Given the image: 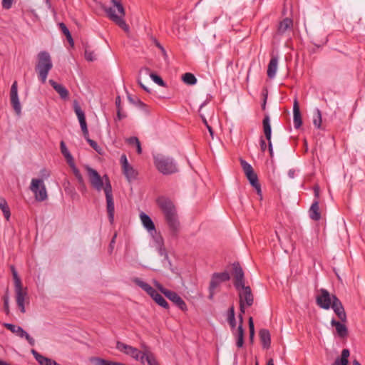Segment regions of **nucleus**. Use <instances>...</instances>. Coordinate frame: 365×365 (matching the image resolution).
<instances>
[{"mask_svg":"<svg viewBox=\"0 0 365 365\" xmlns=\"http://www.w3.org/2000/svg\"><path fill=\"white\" fill-rule=\"evenodd\" d=\"M157 202L165 215L172 235L176 237L180 230V222L175 205L169 199L164 197H158Z\"/></svg>","mask_w":365,"mask_h":365,"instance_id":"obj_1","label":"nucleus"},{"mask_svg":"<svg viewBox=\"0 0 365 365\" xmlns=\"http://www.w3.org/2000/svg\"><path fill=\"white\" fill-rule=\"evenodd\" d=\"M153 164L157 170L164 175H170L178 173L176 160L171 156L162 153L153 155Z\"/></svg>","mask_w":365,"mask_h":365,"instance_id":"obj_2","label":"nucleus"},{"mask_svg":"<svg viewBox=\"0 0 365 365\" xmlns=\"http://www.w3.org/2000/svg\"><path fill=\"white\" fill-rule=\"evenodd\" d=\"M111 6L104 7V11L108 17L122 29L128 31L129 30V26L124 20L125 12L122 1L111 0Z\"/></svg>","mask_w":365,"mask_h":365,"instance_id":"obj_3","label":"nucleus"},{"mask_svg":"<svg viewBox=\"0 0 365 365\" xmlns=\"http://www.w3.org/2000/svg\"><path fill=\"white\" fill-rule=\"evenodd\" d=\"M53 68L51 57L48 52L41 51L37 54V61L36 64V71L38 73V80L41 83H45L48 73Z\"/></svg>","mask_w":365,"mask_h":365,"instance_id":"obj_4","label":"nucleus"},{"mask_svg":"<svg viewBox=\"0 0 365 365\" xmlns=\"http://www.w3.org/2000/svg\"><path fill=\"white\" fill-rule=\"evenodd\" d=\"M74 110H75V113H76V114L78 117V119L79 120L80 126H81V130L83 132L84 138L86 139V140L88 142V143L90 145V146L93 149H94L98 153H100L101 148L98 146V143L95 140H93L89 138V133H88V127H87V123H86L84 112L82 110V109L78 105H76L74 106Z\"/></svg>","mask_w":365,"mask_h":365,"instance_id":"obj_5","label":"nucleus"},{"mask_svg":"<svg viewBox=\"0 0 365 365\" xmlns=\"http://www.w3.org/2000/svg\"><path fill=\"white\" fill-rule=\"evenodd\" d=\"M230 279V275L228 272L225 271L222 272H214L211 276L210 285L208 287L210 299H212L216 289L220 287L222 282H227Z\"/></svg>","mask_w":365,"mask_h":365,"instance_id":"obj_6","label":"nucleus"},{"mask_svg":"<svg viewBox=\"0 0 365 365\" xmlns=\"http://www.w3.org/2000/svg\"><path fill=\"white\" fill-rule=\"evenodd\" d=\"M105 179L106 182L104 187V192L106 195V210L108 212V220L110 224H113L115 206L113 197V190L109 178L108 176H105Z\"/></svg>","mask_w":365,"mask_h":365,"instance_id":"obj_7","label":"nucleus"},{"mask_svg":"<svg viewBox=\"0 0 365 365\" xmlns=\"http://www.w3.org/2000/svg\"><path fill=\"white\" fill-rule=\"evenodd\" d=\"M29 188L34 193L36 201L43 202L48 198L46 187L43 179L33 178Z\"/></svg>","mask_w":365,"mask_h":365,"instance_id":"obj_8","label":"nucleus"},{"mask_svg":"<svg viewBox=\"0 0 365 365\" xmlns=\"http://www.w3.org/2000/svg\"><path fill=\"white\" fill-rule=\"evenodd\" d=\"M241 167L245 172L246 177L251 185L257 190L258 194L261 193V186L258 181L257 174L255 173L252 165L244 159L240 160Z\"/></svg>","mask_w":365,"mask_h":365,"instance_id":"obj_9","label":"nucleus"},{"mask_svg":"<svg viewBox=\"0 0 365 365\" xmlns=\"http://www.w3.org/2000/svg\"><path fill=\"white\" fill-rule=\"evenodd\" d=\"M240 309L241 313H245V306L251 307L254 302V296L250 286L243 285L239 289Z\"/></svg>","mask_w":365,"mask_h":365,"instance_id":"obj_10","label":"nucleus"},{"mask_svg":"<svg viewBox=\"0 0 365 365\" xmlns=\"http://www.w3.org/2000/svg\"><path fill=\"white\" fill-rule=\"evenodd\" d=\"M86 169L88 173V175L89 178V181L91 182V186L98 192L104 190L106 179L105 176L106 175L101 177L100 174L93 168H91L88 165L86 166Z\"/></svg>","mask_w":365,"mask_h":365,"instance_id":"obj_11","label":"nucleus"},{"mask_svg":"<svg viewBox=\"0 0 365 365\" xmlns=\"http://www.w3.org/2000/svg\"><path fill=\"white\" fill-rule=\"evenodd\" d=\"M116 349L136 360L140 361L141 358L143 356V351H140L135 347L127 345L120 341L117 342Z\"/></svg>","mask_w":365,"mask_h":365,"instance_id":"obj_12","label":"nucleus"},{"mask_svg":"<svg viewBox=\"0 0 365 365\" xmlns=\"http://www.w3.org/2000/svg\"><path fill=\"white\" fill-rule=\"evenodd\" d=\"M333 296L327 289H321L320 294L316 297L317 304L324 309H329L333 303Z\"/></svg>","mask_w":365,"mask_h":365,"instance_id":"obj_13","label":"nucleus"},{"mask_svg":"<svg viewBox=\"0 0 365 365\" xmlns=\"http://www.w3.org/2000/svg\"><path fill=\"white\" fill-rule=\"evenodd\" d=\"M16 294V302L21 313H25V302L28 299L27 288H24L23 285L14 287Z\"/></svg>","mask_w":365,"mask_h":365,"instance_id":"obj_14","label":"nucleus"},{"mask_svg":"<svg viewBox=\"0 0 365 365\" xmlns=\"http://www.w3.org/2000/svg\"><path fill=\"white\" fill-rule=\"evenodd\" d=\"M4 326L11 331L12 333L16 334L17 336H19L21 338H25L29 344L31 346H34L35 344V340L33 337H31L26 331H24L21 327L9 324V323H5Z\"/></svg>","mask_w":365,"mask_h":365,"instance_id":"obj_15","label":"nucleus"},{"mask_svg":"<svg viewBox=\"0 0 365 365\" xmlns=\"http://www.w3.org/2000/svg\"><path fill=\"white\" fill-rule=\"evenodd\" d=\"M10 101L17 115H20L21 113V106L19 99L18 84L16 81H14L11 85L10 91Z\"/></svg>","mask_w":365,"mask_h":365,"instance_id":"obj_16","label":"nucleus"},{"mask_svg":"<svg viewBox=\"0 0 365 365\" xmlns=\"http://www.w3.org/2000/svg\"><path fill=\"white\" fill-rule=\"evenodd\" d=\"M233 276L235 278L234 285L236 289H239L240 287L245 285V274L239 262L232 264Z\"/></svg>","mask_w":365,"mask_h":365,"instance_id":"obj_17","label":"nucleus"},{"mask_svg":"<svg viewBox=\"0 0 365 365\" xmlns=\"http://www.w3.org/2000/svg\"><path fill=\"white\" fill-rule=\"evenodd\" d=\"M331 308L333 309V311L341 320V322H346V314L345 312L344 306L336 295L333 296V303Z\"/></svg>","mask_w":365,"mask_h":365,"instance_id":"obj_18","label":"nucleus"},{"mask_svg":"<svg viewBox=\"0 0 365 365\" xmlns=\"http://www.w3.org/2000/svg\"><path fill=\"white\" fill-rule=\"evenodd\" d=\"M164 295L170 301H172L181 310L185 311L187 309L185 301L176 292L168 290L164 292Z\"/></svg>","mask_w":365,"mask_h":365,"instance_id":"obj_19","label":"nucleus"},{"mask_svg":"<svg viewBox=\"0 0 365 365\" xmlns=\"http://www.w3.org/2000/svg\"><path fill=\"white\" fill-rule=\"evenodd\" d=\"M314 195L316 197V200H314L309 210V217L314 220L319 221L321 218V213L319 212V192L317 189L314 190Z\"/></svg>","mask_w":365,"mask_h":365,"instance_id":"obj_20","label":"nucleus"},{"mask_svg":"<svg viewBox=\"0 0 365 365\" xmlns=\"http://www.w3.org/2000/svg\"><path fill=\"white\" fill-rule=\"evenodd\" d=\"M242 316L240 315V324L237 329L232 330L233 335L236 339V346L241 348L244 344V329L242 327Z\"/></svg>","mask_w":365,"mask_h":365,"instance_id":"obj_21","label":"nucleus"},{"mask_svg":"<svg viewBox=\"0 0 365 365\" xmlns=\"http://www.w3.org/2000/svg\"><path fill=\"white\" fill-rule=\"evenodd\" d=\"M293 123L295 129H299L302 125V118L299 109V101L294 98L293 103Z\"/></svg>","mask_w":365,"mask_h":365,"instance_id":"obj_22","label":"nucleus"},{"mask_svg":"<svg viewBox=\"0 0 365 365\" xmlns=\"http://www.w3.org/2000/svg\"><path fill=\"white\" fill-rule=\"evenodd\" d=\"M134 283L143 289L152 299L155 297V294H158V291L152 287L147 282H143L139 278H135L133 279Z\"/></svg>","mask_w":365,"mask_h":365,"instance_id":"obj_23","label":"nucleus"},{"mask_svg":"<svg viewBox=\"0 0 365 365\" xmlns=\"http://www.w3.org/2000/svg\"><path fill=\"white\" fill-rule=\"evenodd\" d=\"M140 217L143 225L150 234L156 232L155 225L152 219L148 215H146L144 212H141L140 215Z\"/></svg>","mask_w":365,"mask_h":365,"instance_id":"obj_24","label":"nucleus"},{"mask_svg":"<svg viewBox=\"0 0 365 365\" xmlns=\"http://www.w3.org/2000/svg\"><path fill=\"white\" fill-rule=\"evenodd\" d=\"M344 323L338 322L335 319H332L331 321V325L335 327L337 335L341 338L346 336L348 334L347 327Z\"/></svg>","mask_w":365,"mask_h":365,"instance_id":"obj_25","label":"nucleus"},{"mask_svg":"<svg viewBox=\"0 0 365 365\" xmlns=\"http://www.w3.org/2000/svg\"><path fill=\"white\" fill-rule=\"evenodd\" d=\"M278 66V58L277 56H272L267 66V76L269 78H274L276 76Z\"/></svg>","mask_w":365,"mask_h":365,"instance_id":"obj_26","label":"nucleus"},{"mask_svg":"<svg viewBox=\"0 0 365 365\" xmlns=\"http://www.w3.org/2000/svg\"><path fill=\"white\" fill-rule=\"evenodd\" d=\"M50 85L59 94L61 98L66 99L68 97V91L63 85L56 83L55 81L49 80Z\"/></svg>","mask_w":365,"mask_h":365,"instance_id":"obj_27","label":"nucleus"},{"mask_svg":"<svg viewBox=\"0 0 365 365\" xmlns=\"http://www.w3.org/2000/svg\"><path fill=\"white\" fill-rule=\"evenodd\" d=\"M293 26V21L289 18H285L282 21H280L277 33L279 35L284 34L288 30H291Z\"/></svg>","mask_w":365,"mask_h":365,"instance_id":"obj_28","label":"nucleus"},{"mask_svg":"<svg viewBox=\"0 0 365 365\" xmlns=\"http://www.w3.org/2000/svg\"><path fill=\"white\" fill-rule=\"evenodd\" d=\"M263 349H269L271 344L270 333L267 329H263L259 333Z\"/></svg>","mask_w":365,"mask_h":365,"instance_id":"obj_29","label":"nucleus"},{"mask_svg":"<svg viewBox=\"0 0 365 365\" xmlns=\"http://www.w3.org/2000/svg\"><path fill=\"white\" fill-rule=\"evenodd\" d=\"M140 361L143 364L146 361L149 365H159L154 354L147 348L143 350V356Z\"/></svg>","mask_w":365,"mask_h":365,"instance_id":"obj_30","label":"nucleus"},{"mask_svg":"<svg viewBox=\"0 0 365 365\" xmlns=\"http://www.w3.org/2000/svg\"><path fill=\"white\" fill-rule=\"evenodd\" d=\"M123 173L128 182H132L137 179L138 172L130 165L122 169Z\"/></svg>","mask_w":365,"mask_h":365,"instance_id":"obj_31","label":"nucleus"},{"mask_svg":"<svg viewBox=\"0 0 365 365\" xmlns=\"http://www.w3.org/2000/svg\"><path fill=\"white\" fill-rule=\"evenodd\" d=\"M262 125H263V131L265 135V138L267 140H269L271 139L272 136V128L270 125V118L269 115H265L263 120H262Z\"/></svg>","mask_w":365,"mask_h":365,"instance_id":"obj_32","label":"nucleus"},{"mask_svg":"<svg viewBox=\"0 0 365 365\" xmlns=\"http://www.w3.org/2000/svg\"><path fill=\"white\" fill-rule=\"evenodd\" d=\"M0 209L1 210L4 217L7 221L9 220L11 217L10 208L8 205V203L6 199L3 197L0 196Z\"/></svg>","mask_w":365,"mask_h":365,"instance_id":"obj_33","label":"nucleus"},{"mask_svg":"<svg viewBox=\"0 0 365 365\" xmlns=\"http://www.w3.org/2000/svg\"><path fill=\"white\" fill-rule=\"evenodd\" d=\"M322 112L319 108H316L314 110L313 124L317 128L319 129L322 125Z\"/></svg>","mask_w":365,"mask_h":365,"instance_id":"obj_34","label":"nucleus"},{"mask_svg":"<svg viewBox=\"0 0 365 365\" xmlns=\"http://www.w3.org/2000/svg\"><path fill=\"white\" fill-rule=\"evenodd\" d=\"M182 81L187 85H195L197 83V78L191 73H185L182 77Z\"/></svg>","mask_w":365,"mask_h":365,"instance_id":"obj_35","label":"nucleus"},{"mask_svg":"<svg viewBox=\"0 0 365 365\" xmlns=\"http://www.w3.org/2000/svg\"><path fill=\"white\" fill-rule=\"evenodd\" d=\"M159 306L168 309L169 305L165 298L159 293L155 294V297L153 299Z\"/></svg>","mask_w":365,"mask_h":365,"instance_id":"obj_36","label":"nucleus"},{"mask_svg":"<svg viewBox=\"0 0 365 365\" xmlns=\"http://www.w3.org/2000/svg\"><path fill=\"white\" fill-rule=\"evenodd\" d=\"M10 269H11V273H12V276H13V279H14V287H19V286H22V282H21V280L18 274V272L15 268V267L14 265H11L10 267Z\"/></svg>","mask_w":365,"mask_h":365,"instance_id":"obj_37","label":"nucleus"},{"mask_svg":"<svg viewBox=\"0 0 365 365\" xmlns=\"http://www.w3.org/2000/svg\"><path fill=\"white\" fill-rule=\"evenodd\" d=\"M73 175H75L76 178L77 179L79 185L82 186L84 189L86 188L85 182L83 180V178L80 172V170L77 168V167H75L71 169Z\"/></svg>","mask_w":365,"mask_h":365,"instance_id":"obj_38","label":"nucleus"},{"mask_svg":"<svg viewBox=\"0 0 365 365\" xmlns=\"http://www.w3.org/2000/svg\"><path fill=\"white\" fill-rule=\"evenodd\" d=\"M85 58L88 61H93L96 59V54L93 51H91L88 48H86L85 50V54H84Z\"/></svg>","mask_w":365,"mask_h":365,"instance_id":"obj_39","label":"nucleus"},{"mask_svg":"<svg viewBox=\"0 0 365 365\" xmlns=\"http://www.w3.org/2000/svg\"><path fill=\"white\" fill-rule=\"evenodd\" d=\"M150 78L158 85H159L160 86H165L164 81L162 79V78L160 76L152 73L150 74Z\"/></svg>","mask_w":365,"mask_h":365,"instance_id":"obj_40","label":"nucleus"},{"mask_svg":"<svg viewBox=\"0 0 365 365\" xmlns=\"http://www.w3.org/2000/svg\"><path fill=\"white\" fill-rule=\"evenodd\" d=\"M228 321H229V324H230L231 328L233 330H235V326H236V321H235V318L233 307L231 308V314L229 317Z\"/></svg>","mask_w":365,"mask_h":365,"instance_id":"obj_41","label":"nucleus"},{"mask_svg":"<svg viewBox=\"0 0 365 365\" xmlns=\"http://www.w3.org/2000/svg\"><path fill=\"white\" fill-rule=\"evenodd\" d=\"M60 148H61V152L63 154V155L64 156V158L71 155L63 141H61Z\"/></svg>","mask_w":365,"mask_h":365,"instance_id":"obj_42","label":"nucleus"},{"mask_svg":"<svg viewBox=\"0 0 365 365\" xmlns=\"http://www.w3.org/2000/svg\"><path fill=\"white\" fill-rule=\"evenodd\" d=\"M3 300H4V312H5V313L6 314H8L9 313V296H7V295L4 296Z\"/></svg>","mask_w":365,"mask_h":365,"instance_id":"obj_43","label":"nucleus"},{"mask_svg":"<svg viewBox=\"0 0 365 365\" xmlns=\"http://www.w3.org/2000/svg\"><path fill=\"white\" fill-rule=\"evenodd\" d=\"M348 362H349L348 359L340 357V358L336 359L333 365H347Z\"/></svg>","mask_w":365,"mask_h":365,"instance_id":"obj_44","label":"nucleus"},{"mask_svg":"<svg viewBox=\"0 0 365 365\" xmlns=\"http://www.w3.org/2000/svg\"><path fill=\"white\" fill-rule=\"evenodd\" d=\"M14 0H2V7L5 9H9L11 8Z\"/></svg>","mask_w":365,"mask_h":365,"instance_id":"obj_45","label":"nucleus"},{"mask_svg":"<svg viewBox=\"0 0 365 365\" xmlns=\"http://www.w3.org/2000/svg\"><path fill=\"white\" fill-rule=\"evenodd\" d=\"M65 158L66 160L67 163L68 164V165L70 166V168L71 169L76 167L75 165L74 160H73L72 155H70L66 157Z\"/></svg>","mask_w":365,"mask_h":365,"instance_id":"obj_46","label":"nucleus"},{"mask_svg":"<svg viewBox=\"0 0 365 365\" xmlns=\"http://www.w3.org/2000/svg\"><path fill=\"white\" fill-rule=\"evenodd\" d=\"M120 161V163H121V165H122V169L130 165L128 161L127 157H126V155L125 154H123L121 155Z\"/></svg>","mask_w":365,"mask_h":365,"instance_id":"obj_47","label":"nucleus"},{"mask_svg":"<svg viewBox=\"0 0 365 365\" xmlns=\"http://www.w3.org/2000/svg\"><path fill=\"white\" fill-rule=\"evenodd\" d=\"M58 26H59L61 31L65 36H66L67 34H68L70 33L68 29L67 28L66 25L64 23H62V22L59 23Z\"/></svg>","mask_w":365,"mask_h":365,"instance_id":"obj_48","label":"nucleus"},{"mask_svg":"<svg viewBox=\"0 0 365 365\" xmlns=\"http://www.w3.org/2000/svg\"><path fill=\"white\" fill-rule=\"evenodd\" d=\"M212 96L211 95L208 94V95L207 96V98H206V100H205V101H204L200 104V106L199 113H200L201 109H202L204 106H205L206 105H207V104L210 103V101L212 100Z\"/></svg>","mask_w":365,"mask_h":365,"instance_id":"obj_49","label":"nucleus"},{"mask_svg":"<svg viewBox=\"0 0 365 365\" xmlns=\"http://www.w3.org/2000/svg\"><path fill=\"white\" fill-rule=\"evenodd\" d=\"M127 143L130 145H135L139 140L137 137H130L126 140Z\"/></svg>","mask_w":365,"mask_h":365,"instance_id":"obj_50","label":"nucleus"},{"mask_svg":"<svg viewBox=\"0 0 365 365\" xmlns=\"http://www.w3.org/2000/svg\"><path fill=\"white\" fill-rule=\"evenodd\" d=\"M249 329L250 333L255 334V327L252 317L249 318Z\"/></svg>","mask_w":365,"mask_h":365,"instance_id":"obj_51","label":"nucleus"},{"mask_svg":"<svg viewBox=\"0 0 365 365\" xmlns=\"http://www.w3.org/2000/svg\"><path fill=\"white\" fill-rule=\"evenodd\" d=\"M259 144H260V148H261L262 151L264 152L267 149V143L265 142V140L262 137H261V138H260Z\"/></svg>","mask_w":365,"mask_h":365,"instance_id":"obj_52","label":"nucleus"},{"mask_svg":"<svg viewBox=\"0 0 365 365\" xmlns=\"http://www.w3.org/2000/svg\"><path fill=\"white\" fill-rule=\"evenodd\" d=\"M40 173L41 176L44 179H47L50 176V173L46 169H42Z\"/></svg>","mask_w":365,"mask_h":365,"instance_id":"obj_53","label":"nucleus"},{"mask_svg":"<svg viewBox=\"0 0 365 365\" xmlns=\"http://www.w3.org/2000/svg\"><path fill=\"white\" fill-rule=\"evenodd\" d=\"M349 354H350V352H349V349H344L341 351V357L344 358V359H348V358L349 356Z\"/></svg>","mask_w":365,"mask_h":365,"instance_id":"obj_54","label":"nucleus"},{"mask_svg":"<svg viewBox=\"0 0 365 365\" xmlns=\"http://www.w3.org/2000/svg\"><path fill=\"white\" fill-rule=\"evenodd\" d=\"M267 141H268V150H269V155L271 158H272L274 155V152H273V147H272V143L271 139Z\"/></svg>","mask_w":365,"mask_h":365,"instance_id":"obj_55","label":"nucleus"},{"mask_svg":"<svg viewBox=\"0 0 365 365\" xmlns=\"http://www.w3.org/2000/svg\"><path fill=\"white\" fill-rule=\"evenodd\" d=\"M155 284L157 287V288L164 294V292L166 291H168L169 289H167L164 288L159 282H155Z\"/></svg>","mask_w":365,"mask_h":365,"instance_id":"obj_56","label":"nucleus"},{"mask_svg":"<svg viewBox=\"0 0 365 365\" xmlns=\"http://www.w3.org/2000/svg\"><path fill=\"white\" fill-rule=\"evenodd\" d=\"M115 106H116L117 110H122L121 100H120V97L119 96H118L115 98Z\"/></svg>","mask_w":365,"mask_h":365,"instance_id":"obj_57","label":"nucleus"},{"mask_svg":"<svg viewBox=\"0 0 365 365\" xmlns=\"http://www.w3.org/2000/svg\"><path fill=\"white\" fill-rule=\"evenodd\" d=\"M66 39L68 40V41L69 42V43L71 45V46H73L74 43H73V39L71 36V33H69L68 34H67L66 36Z\"/></svg>","mask_w":365,"mask_h":365,"instance_id":"obj_58","label":"nucleus"},{"mask_svg":"<svg viewBox=\"0 0 365 365\" xmlns=\"http://www.w3.org/2000/svg\"><path fill=\"white\" fill-rule=\"evenodd\" d=\"M117 118L118 120H121L125 118V115L122 114L121 110H117Z\"/></svg>","mask_w":365,"mask_h":365,"instance_id":"obj_59","label":"nucleus"},{"mask_svg":"<svg viewBox=\"0 0 365 365\" xmlns=\"http://www.w3.org/2000/svg\"><path fill=\"white\" fill-rule=\"evenodd\" d=\"M135 146L136 147L137 153L138 154H141L142 153V148H141V145H140V141H138V143Z\"/></svg>","mask_w":365,"mask_h":365,"instance_id":"obj_60","label":"nucleus"},{"mask_svg":"<svg viewBox=\"0 0 365 365\" xmlns=\"http://www.w3.org/2000/svg\"><path fill=\"white\" fill-rule=\"evenodd\" d=\"M200 113V118L202 119V121L203 124L205 125H207L208 123V122H207L205 116L203 114L200 113Z\"/></svg>","mask_w":365,"mask_h":365,"instance_id":"obj_61","label":"nucleus"},{"mask_svg":"<svg viewBox=\"0 0 365 365\" xmlns=\"http://www.w3.org/2000/svg\"><path fill=\"white\" fill-rule=\"evenodd\" d=\"M116 237H117V234L115 233V234L114 235V236L113 237V238H112V240H111L110 242V247H113V245L115 243Z\"/></svg>","mask_w":365,"mask_h":365,"instance_id":"obj_62","label":"nucleus"},{"mask_svg":"<svg viewBox=\"0 0 365 365\" xmlns=\"http://www.w3.org/2000/svg\"><path fill=\"white\" fill-rule=\"evenodd\" d=\"M0 365H12L5 361H3L0 359Z\"/></svg>","mask_w":365,"mask_h":365,"instance_id":"obj_63","label":"nucleus"},{"mask_svg":"<svg viewBox=\"0 0 365 365\" xmlns=\"http://www.w3.org/2000/svg\"><path fill=\"white\" fill-rule=\"evenodd\" d=\"M267 365H274V360L272 359H269L267 363Z\"/></svg>","mask_w":365,"mask_h":365,"instance_id":"obj_64","label":"nucleus"}]
</instances>
